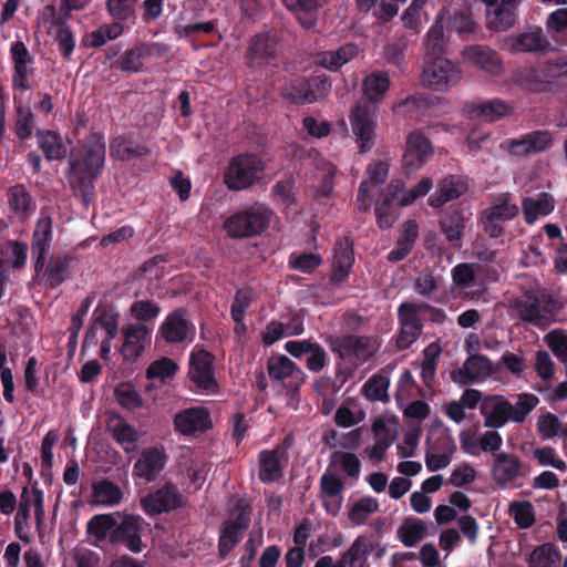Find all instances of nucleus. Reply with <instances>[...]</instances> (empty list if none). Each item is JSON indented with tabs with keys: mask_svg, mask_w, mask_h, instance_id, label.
Masks as SVG:
<instances>
[{
	"mask_svg": "<svg viewBox=\"0 0 567 567\" xmlns=\"http://www.w3.org/2000/svg\"><path fill=\"white\" fill-rule=\"evenodd\" d=\"M509 311L513 316L536 327L549 324L555 317V306L544 295L535 291H528L513 299Z\"/></svg>",
	"mask_w": 567,
	"mask_h": 567,
	"instance_id": "obj_4",
	"label": "nucleus"
},
{
	"mask_svg": "<svg viewBox=\"0 0 567 567\" xmlns=\"http://www.w3.org/2000/svg\"><path fill=\"white\" fill-rule=\"evenodd\" d=\"M567 75V55L549 60L538 68H524L514 73V81L529 91H538L540 84Z\"/></svg>",
	"mask_w": 567,
	"mask_h": 567,
	"instance_id": "obj_12",
	"label": "nucleus"
},
{
	"mask_svg": "<svg viewBox=\"0 0 567 567\" xmlns=\"http://www.w3.org/2000/svg\"><path fill=\"white\" fill-rule=\"evenodd\" d=\"M461 55L465 62L477 66L491 75H499L504 69L498 53L487 45L474 44L465 47Z\"/></svg>",
	"mask_w": 567,
	"mask_h": 567,
	"instance_id": "obj_22",
	"label": "nucleus"
},
{
	"mask_svg": "<svg viewBox=\"0 0 567 567\" xmlns=\"http://www.w3.org/2000/svg\"><path fill=\"white\" fill-rule=\"evenodd\" d=\"M8 204L10 209L20 219L29 218L37 208L35 200L23 185H16L9 189Z\"/></svg>",
	"mask_w": 567,
	"mask_h": 567,
	"instance_id": "obj_42",
	"label": "nucleus"
},
{
	"mask_svg": "<svg viewBox=\"0 0 567 567\" xmlns=\"http://www.w3.org/2000/svg\"><path fill=\"white\" fill-rule=\"evenodd\" d=\"M379 502L377 498L365 496L357 501L349 511V519L354 525H363L369 516L379 511Z\"/></svg>",
	"mask_w": 567,
	"mask_h": 567,
	"instance_id": "obj_60",
	"label": "nucleus"
},
{
	"mask_svg": "<svg viewBox=\"0 0 567 567\" xmlns=\"http://www.w3.org/2000/svg\"><path fill=\"white\" fill-rule=\"evenodd\" d=\"M452 278L455 289L465 297L474 298L476 292L472 290L475 282V265L458 264L452 269Z\"/></svg>",
	"mask_w": 567,
	"mask_h": 567,
	"instance_id": "obj_56",
	"label": "nucleus"
},
{
	"mask_svg": "<svg viewBox=\"0 0 567 567\" xmlns=\"http://www.w3.org/2000/svg\"><path fill=\"white\" fill-rule=\"evenodd\" d=\"M228 506L229 518L223 524L219 537V551L223 557H226L239 543L250 519L249 505L245 499L233 496Z\"/></svg>",
	"mask_w": 567,
	"mask_h": 567,
	"instance_id": "obj_5",
	"label": "nucleus"
},
{
	"mask_svg": "<svg viewBox=\"0 0 567 567\" xmlns=\"http://www.w3.org/2000/svg\"><path fill=\"white\" fill-rule=\"evenodd\" d=\"M465 112L471 118L487 123L496 122L507 115H511L513 109L501 99H492L478 103L467 104Z\"/></svg>",
	"mask_w": 567,
	"mask_h": 567,
	"instance_id": "obj_33",
	"label": "nucleus"
},
{
	"mask_svg": "<svg viewBox=\"0 0 567 567\" xmlns=\"http://www.w3.org/2000/svg\"><path fill=\"white\" fill-rule=\"evenodd\" d=\"M38 146L48 161H61L66 155V146L62 136L53 131L38 130Z\"/></svg>",
	"mask_w": 567,
	"mask_h": 567,
	"instance_id": "obj_41",
	"label": "nucleus"
},
{
	"mask_svg": "<svg viewBox=\"0 0 567 567\" xmlns=\"http://www.w3.org/2000/svg\"><path fill=\"white\" fill-rule=\"evenodd\" d=\"M429 0H412L410 6L403 11L401 21L403 27L415 34H419L424 24L430 20V13L426 10Z\"/></svg>",
	"mask_w": 567,
	"mask_h": 567,
	"instance_id": "obj_46",
	"label": "nucleus"
},
{
	"mask_svg": "<svg viewBox=\"0 0 567 567\" xmlns=\"http://www.w3.org/2000/svg\"><path fill=\"white\" fill-rule=\"evenodd\" d=\"M331 87V84L321 78H313L311 80H297L281 90V95L285 100L292 103H313L326 95Z\"/></svg>",
	"mask_w": 567,
	"mask_h": 567,
	"instance_id": "obj_17",
	"label": "nucleus"
},
{
	"mask_svg": "<svg viewBox=\"0 0 567 567\" xmlns=\"http://www.w3.org/2000/svg\"><path fill=\"white\" fill-rule=\"evenodd\" d=\"M41 271L45 284L54 288L64 281L66 265L62 258H51L48 265L44 264V267L39 268V271L35 272L40 275Z\"/></svg>",
	"mask_w": 567,
	"mask_h": 567,
	"instance_id": "obj_62",
	"label": "nucleus"
},
{
	"mask_svg": "<svg viewBox=\"0 0 567 567\" xmlns=\"http://www.w3.org/2000/svg\"><path fill=\"white\" fill-rule=\"evenodd\" d=\"M546 29L554 40L567 45V8L553 11L546 20Z\"/></svg>",
	"mask_w": 567,
	"mask_h": 567,
	"instance_id": "obj_59",
	"label": "nucleus"
},
{
	"mask_svg": "<svg viewBox=\"0 0 567 567\" xmlns=\"http://www.w3.org/2000/svg\"><path fill=\"white\" fill-rule=\"evenodd\" d=\"M288 454L285 446H276L259 453V478L262 482H274L281 477L287 465Z\"/></svg>",
	"mask_w": 567,
	"mask_h": 567,
	"instance_id": "obj_30",
	"label": "nucleus"
},
{
	"mask_svg": "<svg viewBox=\"0 0 567 567\" xmlns=\"http://www.w3.org/2000/svg\"><path fill=\"white\" fill-rule=\"evenodd\" d=\"M10 53L13 68L12 85L21 92L28 91L31 87L29 79L33 74V56L20 40L11 44Z\"/></svg>",
	"mask_w": 567,
	"mask_h": 567,
	"instance_id": "obj_20",
	"label": "nucleus"
},
{
	"mask_svg": "<svg viewBox=\"0 0 567 567\" xmlns=\"http://www.w3.org/2000/svg\"><path fill=\"white\" fill-rule=\"evenodd\" d=\"M262 169V161L256 155H238L230 161L226 168L225 184L233 190L244 189L259 178Z\"/></svg>",
	"mask_w": 567,
	"mask_h": 567,
	"instance_id": "obj_11",
	"label": "nucleus"
},
{
	"mask_svg": "<svg viewBox=\"0 0 567 567\" xmlns=\"http://www.w3.org/2000/svg\"><path fill=\"white\" fill-rule=\"evenodd\" d=\"M434 153L430 140L420 132H412L406 137L403 166L409 174L416 173Z\"/></svg>",
	"mask_w": 567,
	"mask_h": 567,
	"instance_id": "obj_18",
	"label": "nucleus"
},
{
	"mask_svg": "<svg viewBox=\"0 0 567 567\" xmlns=\"http://www.w3.org/2000/svg\"><path fill=\"white\" fill-rule=\"evenodd\" d=\"M549 42L539 27L505 39L503 48L511 53L538 52L549 48Z\"/></svg>",
	"mask_w": 567,
	"mask_h": 567,
	"instance_id": "obj_26",
	"label": "nucleus"
},
{
	"mask_svg": "<svg viewBox=\"0 0 567 567\" xmlns=\"http://www.w3.org/2000/svg\"><path fill=\"white\" fill-rule=\"evenodd\" d=\"M187 503L174 484H165L141 499V507L148 516H155L184 507Z\"/></svg>",
	"mask_w": 567,
	"mask_h": 567,
	"instance_id": "obj_14",
	"label": "nucleus"
},
{
	"mask_svg": "<svg viewBox=\"0 0 567 567\" xmlns=\"http://www.w3.org/2000/svg\"><path fill=\"white\" fill-rule=\"evenodd\" d=\"M399 421L392 414H381L374 419L372 431L374 441L383 442L385 445H392L396 439Z\"/></svg>",
	"mask_w": 567,
	"mask_h": 567,
	"instance_id": "obj_52",
	"label": "nucleus"
},
{
	"mask_svg": "<svg viewBox=\"0 0 567 567\" xmlns=\"http://www.w3.org/2000/svg\"><path fill=\"white\" fill-rule=\"evenodd\" d=\"M341 489L342 485L336 476L324 474L321 477L322 499L327 511L332 515L340 509Z\"/></svg>",
	"mask_w": 567,
	"mask_h": 567,
	"instance_id": "obj_53",
	"label": "nucleus"
},
{
	"mask_svg": "<svg viewBox=\"0 0 567 567\" xmlns=\"http://www.w3.org/2000/svg\"><path fill=\"white\" fill-rule=\"evenodd\" d=\"M379 109L368 103H357L349 114L351 131L360 151H371L377 140Z\"/></svg>",
	"mask_w": 567,
	"mask_h": 567,
	"instance_id": "obj_6",
	"label": "nucleus"
},
{
	"mask_svg": "<svg viewBox=\"0 0 567 567\" xmlns=\"http://www.w3.org/2000/svg\"><path fill=\"white\" fill-rule=\"evenodd\" d=\"M523 464L519 457L508 452H498L493 457L491 475L498 485L515 481L522 475Z\"/></svg>",
	"mask_w": 567,
	"mask_h": 567,
	"instance_id": "obj_28",
	"label": "nucleus"
},
{
	"mask_svg": "<svg viewBox=\"0 0 567 567\" xmlns=\"http://www.w3.org/2000/svg\"><path fill=\"white\" fill-rule=\"evenodd\" d=\"M432 188V181L430 177H423L410 190L404 189L402 181H392L381 200L375 205V216L378 225L383 228H390L396 219L395 213L391 209V205L396 203L399 206H409L416 199L425 196Z\"/></svg>",
	"mask_w": 567,
	"mask_h": 567,
	"instance_id": "obj_2",
	"label": "nucleus"
},
{
	"mask_svg": "<svg viewBox=\"0 0 567 567\" xmlns=\"http://www.w3.org/2000/svg\"><path fill=\"white\" fill-rule=\"evenodd\" d=\"M456 444L446 430L437 429L430 432L426 440L425 465L430 472L446 468L454 458Z\"/></svg>",
	"mask_w": 567,
	"mask_h": 567,
	"instance_id": "obj_10",
	"label": "nucleus"
},
{
	"mask_svg": "<svg viewBox=\"0 0 567 567\" xmlns=\"http://www.w3.org/2000/svg\"><path fill=\"white\" fill-rule=\"evenodd\" d=\"M514 402L509 401L508 414L511 422L523 423L532 411L539 404V399L533 393H518L513 396Z\"/></svg>",
	"mask_w": 567,
	"mask_h": 567,
	"instance_id": "obj_51",
	"label": "nucleus"
},
{
	"mask_svg": "<svg viewBox=\"0 0 567 567\" xmlns=\"http://www.w3.org/2000/svg\"><path fill=\"white\" fill-rule=\"evenodd\" d=\"M426 536V526L419 518H408L398 529L399 539L406 546L416 545Z\"/></svg>",
	"mask_w": 567,
	"mask_h": 567,
	"instance_id": "obj_58",
	"label": "nucleus"
},
{
	"mask_svg": "<svg viewBox=\"0 0 567 567\" xmlns=\"http://www.w3.org/2000/svg\"><path fill=\"white\" fill-rule=\"evenodd\" d=\"M529 567H558L560 556L551 544H544L536 548L529 556Z\"/></svg>",
	"mask_w": 567,
	"mask_h": 567,
	"instance_id": "obj_61",
	"label": "nucleus"
},
{
	"mask_svg": "<svg viewBox=\"0 0 567 567\" xmlns=\"http://www.w3.org/2000/svg\"><path fill=\"white\" fill-rule=\"evenodd\" d=\"M146 523L138 515H125L116 528V534L121 537L127 549L133 553H141L144 544L141 538Z\"/></svg>",
	"mask_w": 567,
	"mask_h": 567,
	"instance_id": "obj_37",
	"label": "nucleus"
},
{
	"mask_svg": "<svg viewBox=\"0 0 567 567\" xmlns=\"http://www.w3.org/2000/svg\"><path fill=\"white\" fill-rule=\"evenodd\" d=\"M501 220H511L518 214V207L509 193H502L492 198L491 205L484 210Z\"/></svg>",
	"mask_w": 567,
	"mask_h": 567,
	"instance_id": "obj_57",
	"label": "nucleus"
},
{
	"mask_svg": "<svg viewBox=\"0 0 567 567\" xmlns=\"http://www.w3.org/2000/svg\"><path fill=\"white\" fill-rule=\"evenodd\" d=\"M105 162V144L99 134H92L83 147L80 158L71 159L70 177L75 179L76 186L87 206L94 196L93 181L99 176Z\"/></svg>",
	"mask_w": 567,
	"mask_h": 567,
	"instance_id": "obj_1",
	"label": "nucleus"
},
{
	"mask_svg": "<svg viewBox=\"0 0 567 567\" xmlns=\"http://www.w3.org/2000/svg\"><path fill=\"white\" fill-rule=\"evenodd\" d=\"M420 309V306L413 303H403L399 307L398 315L401 329L398 334L396 344L400 349L409 348L419 339L422 331L419 317Z\"/></svg>",
	"mask_w": 567,
	"mask_h": 567,
	"instance_id": "obj_23",
	"label": "nucleus"
},
{
	"mask_svg": "<svg viewBox=\"0 0 567 567\" xmlns=\"http://www.w3.org/2000/svg\"><path fill=\"white\" fill-rule=\"evenodd\" d=\"M555 208L554 198L542 193L536 198L526 197L522 202V209L527 224L535 223L538 218L549 215Z\"/></svg>",
	"mask_w": 567,
	"mask_h": 567,
	"instance_id": "obj_43",
	"label": "nucleus"
},
{
	"mask_svg": "<svg viewBox=\"0 0 567 567\" xmlns=\"http://www.w3.org/2000/svg\"><path fill=\"white\" fill-rule=\"evenodd\" d=\"M390 78L385 72L374 71L368 74L362 82L364 96L372 103H379L383 100L390 89Z\"/></svg>",
	"mask_w": 567,
	"mask_h": 567,
	"instance_id": "obj_48",
	"label": "nucleus"
},
{
	"mask_svg": "<svg viewBox=\"0 0 567 567\" xmlns=\"http://www.w3.org/2000/svg\"><path fill=\"white\" fill-rule=\"evenodd\" d=\"M406 0H357L360 11L369 12L373 10V14L378 18L389 21L399 12L400 3Z\"/></svg>",
	"mask_w": 567,
	"mask_h": 567,
	"instance_id": "obj_54",
	"label": "nucleus"
},
{
	"mask_svg": "<svg viewBox=\"0 0 567 567\" xmlns=\"http://www.w3.org/2000/svg\"><path fill=\"white\" fill-rule=\"evenodd\" d=\"M32 509L34 512L37 524L40 525L44 517L43 492L39 488L29 489L28 487H24L21 493L18 512L14 517L17 524L20 525L22 523H28Z\"/></svg>",
	"mask_w": 567,
	"mask_h": 567,
	"instance_id": "obj_36",
	"label": "nucleus"
},
{
	"mask_svg": "<svg viewBox=\"0 0 567 567\" xmlns=\"http://www.w3.org/2000/svg\"><path fill=\"white\" fill-rule=\"evenodd\" d=\"M281 50L280 39L274 32L254 35L248 43L245 60L251 69H261L272 64Z\"/></svg>",
	"mask_w": 567,
	"mask_h": 567,
	"instance_id": "obj_13",
	"label": "nucleus"
},
{
	"mask_svg": "<svg viewBox=\"0 0 567 567\" xmlns=\"http://www.w3.org/2000/svg\"><path fill=\"white\" fill-rule=\"evenodd\" d=\"M174 425L183 435H196L212 426L210 414L203 406L185 409L175 415Z\"/></svg>",
	"mask_w": 567,
	"mask_h": 567,
	"instance_id": "obj_25",
	"label": "nucleus"
},
{
	"mask_svg": "<svg viewBox=\"0 0 567 567\" xmlns=\"http://www.w3.org/2000/svg\"><path fill=\"white\" fill-rule=\"evenodd\" d=\"M267 371L274 386L295 394L306 382L307 375L290 358L284 354L272 355Z\"/></svg>",
	"mask_w": 567,
	"mask_h": 567,
	"instance_id": "obj_9",
	"label": "nucleus"
},
{
	"mask_svg": "<svg viewBox=\"0 0 567 567\" xmlns=\"http://www.w3.org/2000/svg\"><path fill=\"white\" fill-rule=\"evenodd\" d=\"M372 548L373 542L370 536L361 535L357 537L341 556L343 567H364Z\"/></svg>",
	"mask_w": 567,
	"mask_h": 567,
	"instance_id": "obj_45",
	"label": "nucleus"
},
{
	"mask_svg": "<svg viewBox=\"0 0 567 567\" xmlns=\"http://www.w3.org/2000/svg\"><path fill=\"white\" fill-rule=\"evenodd\" d=\"M107 431L126 453L137 450L138 433L134 426L117 414L110 415L106 422Z\"/></svg>",
	"mask_w": 567,
	"mask_h": 567,
	"instance_id": "obj_38",
	"label": "nucleus"
},
{
	"mask_svg": "<svg viewBox=\"0 0 567 567\" xmlns=\"http://www.w3.org/2000/svg\"><path fill=\"white\" fill-rule=\"evenodd\" d=\"M390 164L386 159H380L371 163L365 171L363 181L360 184L357 203L360 210H368L374 202L377 195L375 187L383 184L389 174Z\"/></svg>",
	"mask_w": 567,
	"mask_h": 567,
	"instance_id": "obj_16",
	"label": "nucleus"
},
{
	"mask_svg": "<svg viewBox=\"0 0 567 567\" xmlns=\"http://www.w3.org/2000/svg\"><path fill=\"white\" fill-rule=\"evenodd\" d=\"M364 419L365 412L354 398L344 399L334 414V422L340 427L354 426L364 421Z\"/></svg>",
	"mask_w": 567,
	"mask_h": 567,
	"instance_id": "obj_47",
	"label": "nucleus"
},
{
	"mask_svg": "<svg viewBox=\"0 0 567 567\" xmlns=\"http://www.w3.org/2000/svg\"><path fill=\"white\" fill-rule=\"evenodd\" d=\"M354 262L353 251L348 240L340 243L336 249L332 267V280L341 282L344 280Z\"/></svg>",
	"mask_w": 567,
	"mask_h": 567,
	"instance_id": "obj_50",
	"label": "nucleus"
},
{
	"mask_svg": "<svg viewBox=\"0 0 567 567\" xmlns=\"http://www.w3.org/2000/svg\"><path fill=\"white\" fill-rule=\"evenodd\" d=\"M111 156L117 161H130L147 154V148L135 144L131 137L120 136L112 141L110 146Z\"/></svg>",
	"mask_w": 567,
	"mask_h": 567,
	"instance_id": "obj_55",
	"label": "nucleus"
},
{
	"mask_svg": "<svg viewBox=\"0 0 567 567\" xmlns=\"http://www.w3.org/2000/svg\"><path fill=\"white\" fill-rule=\"evenodd\" d=\"M123 494L121 488L113 482L102 480L92 485V499L99 506H115L121 503Z\"/></svg>",
	"mask_w": 567,
	"mask_h": 567,
	"instance_id": "obj_49",
	"label": "nucleus"
},
{
	"mask_svg": "<svg viewBox=\"0 0 567 567\" xmlns=\"http://www.w3.org/2000/svg\"><path fill=\"white\" fill-rule=\"evenodd\" d=\"M271 212L264 206H254L228 217L224 228L230 237H252L266 229Z\"/></svg>",
	"mask_w": 567,
	"mask_h": 567,
	"instance_id": "obj_7",
	"label": "nucleus"
},
{
	"mask_svg": "<svg viewBox=\"0 0 567 567\" xmlns=\"http://www.w3.org/2000/svg\"><path fill=\"white\" fill-rule=\"evenodd\" d=\"M447 18L449 10L445 8H442L435 16L432 25L429 28L423 38V58L442 55L446 42L444 24Z\"/></svg>",
	"mask_w": 567,
	"mask_h": 567,
	"instance_id": "obj_35",
	"label": "nucleus"
},
{
	"mask_svg": "<svg viewBox=\"0 0 567 567\" xmlns=\"http://www.w3.org/2000/svg\"><path fill=\"white\" fill-rule=\"evenodd\" d=\"M63 19L52 6H47L41 13V23L49 32H55L59 51L64 58H69L75 48V40Z\"/></svg>",
	"mask_w": 567,
	"mask_h": 567,
	"instance_id": "obj_21",
	"label": "nucleus"
},
{
	"mask_svg": "<svg viewBox=\"0 0 567 567\" xmlns=\"http://www.w3.org/2000/svg\"><path fill=\"white\" fill-rule=\"evenodd\" d=\"M553 144L554 134L548 130L532 131L505 142L508 153L517 157L546 152Z\"/></svg>",
	"mask_w": 567,
	"mask_h": 567,
	"instance_id": "obj_15",
	"label": "nucleus"
},
{
	"mask_svg": "<svg viewBox=\"0 0 567 567\" xmlns=\"http://www.w3.org/2000/svg\"><path fill=\"white\" fill-rule=\"evenodd\" d=\"M52 240V219L48 215L41 214L35 229L33 231L31 251L34 258V269L39 271V268L44 267L47 254L50 249Z\"/></svg>",
	"mask_w": 567,
	"mask_h": 567,
	"instance_id": "obj_32",
	"label": "nucleus"
},
{
	"mask_svg": "<svg viewBox=\"0 0 567 567\" xmlns=\"http://www.w3.org/2000/svg\"><path fill=\"white\" fill-rule=\"evenodd\" d=\"M124 342L121 353L125 360L135 361L151 343L152 329L144 322H136L123 329Z\"/></svg>",
	"mask_w": 567,
	"mask_h": 567,
	"instance_id": "obj_24",
	"label": "nucleus"
},
{
	"mask_svg": "<svg viewBox=\"0 0 567 567\" xmlns=\"http://www.w3.org/2000/svg\"><path fill=\"white\" fill-rule=\"evenodd\" d=\"M536 430L543 440H553L559 436L561 423L556 414L546 412L537 417Z\"/></svg>",
	"mask_w": 567,
	"mask_h": 567,
	"instance_id": "obj_64",
	"label": "nucleus"
},
{
	"mask_svg": "<svg viewBox=\"0 0 567 567\" xmlns=\"http://www.w3.org/2000/svg\"><path fill=\"white\" fill-rule=\"evenodd\" d=\"M168 48L162 43H141L125 52L121 59V69L127 72H140L146 62L163 59Z\"/></svg>",
	"mask_w": 567,
	"mask_h": 567,
	"instance_id": "obj_19",
	"label": "nucleus"
},
{
	"mask_svg": "<svg viewBox=\"0 0 567 567\" xmlns=\"http://www.w3.org/2000/svg\"><path fill=\"white\" fill-rule=\"evenodd\" d=\"M178 370L177 363L169 358H161L150 364L146 370V378L165 382L173 378Z\"/></svg>",
	"mask_w": 567,
	"mask_h": 567,
	"instance_id": "obj_63",
	"label": "nucleus"
},
{
	"mask_svg": "<svg viewBox=\"0 0 567 567\" xmlns=\"http://www.w3.org/2000/svg\"><path fill=\"white\" fill-rule=\"evenodd\" d=\"M166 463V454L163 447H151L143 451L134 464L133 476L146 483L152 482Z\"/></svg>",
	"mask_w": 567,
	"mask_h": 567,
	"instance_id": "obj_27",
	"label": "nucleus"
},
{
	"mask_svg": "<svg viewBox=\"0 0 567 567\" xmlns=\"http://www.w3.org/2000/svg\"><path fill=\"white\" fill-rule=\"evenodd\" d=\"M461 68L444 55L423 58L422 83L437 92H447L462 79Z\"/></svg>",
	"mask_w": 567,
	"mask_h": 567,
	"instance_id": "obj_3",
	"label": "nucleus"
},
{
	"mask_svg": "<svg viewBox=\"0 0 567 567\" xmlns=\"http://www.w3.org/2000/svg\"><path fill=\"white\" fill-rule=\"evenodd\" d=\"M158 333L166 342L177 343L194 333V326L183 310H176L161 323Z\"/></svg>",
	"mask_w": 567,
	"mask_h": 567,
	"instance_id": "obj_31",
	"label": "nucleus"
},
{
	"mask_svg": "<svg viewBox=\"0 0 567 567\" xmlns=\"http://www.w3.org/2000/svg\"><path fill=\"white\" fill-rule=\"evenodd\" d=\"M493 372V364L489 359L483 355L470 357L463 368L453 372L452 378L455 382L467 384L486 380Z\"/></svg>",
	"mask_w": 567,
	"mask_h": 567,
	"instance_id": "obj_34",
	"label": "nucleus"
},
{
	"mask_svg": "<svg viewBox=\"0 0 567 567\" xmlns=\"http://www.w3.org/2000/svg\"><path fill=\"white\" fill-rule=\"evenodd\" d=\"M509 400L503 395L486 396L481 404V414L484 426L488 429H501L511 422L508 414Z\"/></svg>",
	"mask_w": 567,
	"mask_h": 567,
	"instance_id": "obj_29",
	"label": "nucleus"
},
{
	"mask_svg": "<svg viewBox=\"0 0 567 567\" xmlns=\"http://www.w3.org/2000/svg\"><path fill=\"white\" fill-rule=\"evenodd\" d=\"M214 360L212 353L203 348L195 347L190 352L188 377L199 394L212 395L218 392Z\"/></svg>",
	"mask_w": 567,
	"mask_h": 567,
	"instance_id": "obj_8",
	"label": "nucleus"
},
{
	"mask_svg": "<svg viewBox=\"0 0 567 567\" xmlns=\"http://www.w3.org/2000/svg\"><path fill=\"white\" fill-rule=\"evenodd\" d=\"M466 192L465 183L455 176L444 178L439 185L437 190L430 196L429 205L434 208L443 206L445 203L457 198Z\"/></svg>",
	"mask_w": 567,
	"mask_h": 567,
	"instance_id": "obj_44",
	"label": "nucleus"
},
{
	"mask_svg": "<svg viewBox=\"0 0 567 567\" xmlns=\"http://www.w3.org/2000/svg\"><path fill=\"white\" fill-rule=\"evenodd\" d=\"M282 2L306 30L316 27L321 0H282Z\"/></svg>",
	"mask_w": 567,
	"mask_h": 567,
	"instance_id": "obj_40",
	"label": "nucleus"
},
{
	"mask_svg": "<svg viewBox=\"0 0 567 567\" xmlns=\"http://www.w3.org/2000/svg\"><path fill=\"white\" fill-rule=\"evenodd\" d=\"M358 53L359 50L355 44L347 43L336 50L319 52L316 61L329 71H338L342 65L354 59Z\"/></svg>",
	"mask_w": 567,
	"mask_h": 567,
	"instance_id": "obj_39",
	"label": "nucleus"
}]
</instances>
